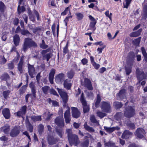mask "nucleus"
Masks as SVG:
<instances>
[{
    "label": "nucleus",
    "instance_id": "1",
    "mask_svg": "<svg viewBox=\"0 0 147 147\" xmlns=\"http://www.w3.org/2000/svg\"><path fill=\"white\" fill-rule=\"evenodd\" d=\"M66 133L67 134L68 140L70 145L77 146L80 143V141L78 135L73 134L71 129H67L66 130Z\"/></svg>",
    "mask_w": 147,
    "mask_h": 147
},
{
    "label": "nucleus",
    "instance_id": "2",
    "mask_svg": "<svg viewBox=\"0 0 147 147\" xmlns=\"http://www.w3.org/2000/svg\"><path fill=\"white\" fill-rule=\"evenodd\" d=\"M37 47L36 43L33 41L32 38H27L24 39L23 45V47L22 49L24 52L26 51L28 48L32 47Z\"/></svg>",
    "mask_w": 147,
    "mask_h": 147
},
{
    "label": "nucleus",
    "instance_id": "3",
    "mask_svg": "<svg viewBox=\"0 0 147 147\" xmlns=\"http://www.w3.org/2000/svg\"><path fill=\"white\" fill-rule=\"evenodd\" d=\"M124 115L128 118H130L134 116L135 114V109L134 107L128 106L125 109Z\"/></svg>",
    "mask_w": 147,
    "mask_h": 147
},
{
    "label": "nucleus",
    "instance_id": "4",
    "mask_svg": "<svg viewBox=\"0 0 147 147\" xmlns=\"http://www.w3.org/2000/svg\"><path fill=\"white\" fill-rule=\"evenodd\" d=\"M80 100L82 105L84 113H85L88 112L90 110L89 106L87 104L83 92L81 95Z\"/></svg>",
    "mask_w": 147,
    "mask_h": 147
},
{
    "label": "nucleus",
    "instance_id": "5",
    "mask_svg": "<svg viewBox=\"0 0 147 147\" xmlns=\"http://www.w3.org/2000/svg\"><path fill=\"white\" fill-rule=\"evenodd\" d=\"M101 108L103 112L109 113L111 112V107L109 102L103 101L101 102Z\"/></svg>",
    "mask_w": 147,
    "mask_h": 147
},
{
    "label": "nucleus",
    "instance_id": "6",
    "mask_svg": "<svg viewBox=\"0 0 147 147\" xmlns=\"http://www.w3.org/2000/svg\"><path fill=\"white\" fill-rule=\"evenodd\" d=\"M20 133V129L18 126L14 127L10 131V136L12 138H15Z\"/></svg>",
    "mask_w": 147,
    "mask_h": 147
},
{
    "label": "nucleus",
    "instance_id": "7",
    "mask_svg": "<svg viewBox=\"0 0 147 147\" xmlns=\"http://www.w3.org/2000/svg\"><path fill=\"white\" fill-rule=\"evenodd\" d=\"M136 74L139 82H140L143 79L146 78V76L144 72L140 71L138 68H137L136 69Z\"/></svg>",
    "mask_w": 147,
    "mask_h": 147
},
{
    "label": "nucleus",
    "instance_id": "8",
    "mask_svg": "<svg viewBox=\"0 0 147 147\" xmlns=\"http://www.w3.org/2000/svg\"><path fill=\"white\" fill-rule=\"evenodd\" d=\"M58 92L63 99V102L65 104L68 101V96L67 94L62 89L57 88Z\"/></svg>",
    "mask_w": 147,
    "mask_h": 147
},
{
    "label": "nucleus",
    "instance_id": "9",
    "mask_svg": "<svg viewBox=\"0 0 147 147\" xmlns=\"http://www.w3.org/2000/svg\"><path fill=\"white\" fill-rule=\"evenodd\" d=\"M71 115L73 117L77 119L81 115V113L76 107H71Z\"/></svg>",
    "mask_w": 147,
    "mask_h": 147
},
{
    "label": "nucleus",
    "instance_id": "10",
    "mask_svg": "<svg viewBox=\"0 0 147 147\" xmlns=\"http://www.w3.org/2000/svg\"><path fill=\"white\" fill-rule=\"evenodd\" d=\"M145 133L144 129L142 128H138L135 132V135L137 137L140 139L144 138V135Z\"/></svg>",
    "mask_w": 147,
    "mask_h": 147
},
{
    "label": "nucleus",
    "instance_id": "11",
    "mask_svg": "<svg viewBox=\"0 0 147 147\" xmlns=\"http://www.w3.org/2000/svg\"><path fill=\"white\" fill-rule=\"evenodd\" d=\"M83 85L85 88L89 90H92L93 89L91 81L88 78H84Z\"/></svg>",
    "mask_w": 147,
    "mask_h": 147
},
{
    "label": "nucleus",
    "instance_id": "12",
    "mask_svg": "<svg viewBox=\"0 0 147 147\" xmlns=\"http://www.w3.org/2000/svg\"><path fill=\"white\" fill-rule=\"evenodd\" d=\"M64 117L65 123L67 124L69 123L71 120L70 109L68 107L66 111L64 113Z\"/></svg>",
    "mask_w": 147,
    "mask_h": 147
},
{
    "label": "nucleus",
    "instance_id": "13",
    "mask_svg": "<svg viewBox=\"0 0 147 147\" xmlns=\"http://www.w3.org/2000/svg\"><path fill=\"white\" fill-rule=\"evenodd\" d=\"M126 90L123 89L120 90L119 92L117 94V99L120 100L121 99L124 98L126 97Z\"/></svg>",
    "mask_w": 147,
    "mask_h": 147
},
{
    "label": "nucleus",
    "instance_id": "14",
    "mask_svg": "<svg viewBox=\"0 0 147 147\" xmlns=\"http://www.w3.org/2000/svg\"><path fill=\"white\" fill-rule=\"evenodd\" d=\"M55 123L60 127H64V123L63 117H57L55 120Z\"/></svg>",
    "mask_w": 147,
    "mask_h": 147
},
{
    "label": "nucleus",
    "instance_id": "15",
    "mask_svg": "<svg viewBox=\"0 0 147 147\" xmlns=\"http://www.w3.org/2000/svg\"><path fill=\"white\" fill-rule=\"evenodd\" d=\"M65 78V75L63 73H61L58 74L55 77V81L58 83H62L64 82Z\"/></svg>",
    "mask_w": 147,
    "mask_h": 147
},
{
    "label": "nucleus",
    "instance_id": "16",
    "mask_svg": "<svg viewBox=\"0 0 147 147\" xmlns=\"http://www.w3.org/2000/svg\"><path fill=\"white\" fill-rule=\"evenodd\" d=\"M47 50H43L41 52V53L43 56V59H46L47 62L48 61L49 59L52 57V54L51 53H47Z\"/></svg>",
    "mask_w": 147,
    "mask_h": 147
},
{
    "label": "nucleus",
    "instance_id": "17",
    "mask_svg": "<svg viewBox=\"0 0 147 147\" xmlns=\"http://www.w3.org/2000/svg\"><path fill=\"white\" fill-rule=\"evenodd\" d=\"M58 140L57 138H54L53 136L49 135L48 136V141L50 145H52L55 144Z\"/></svg>",
    "mask_w": 147,
    "mask_h": 147
},
{
    "label": "nucleus",
    "instance_id": "18",
    "mask_svg": "<svg viewBox=\"0 0 147 147\" xmlns=\"http://www.w3.org/2000/svg\"><path fill=\"white\" fill-rule=\"evenodd\" d=\"M24 63L23 58L21 57L20 61L18 64L17 69L20 72V74L23 73L24 69L23 68V64Z\"/></svg>",
    "mask_w": 147,
    "mask_h": 147
},
{
    "label": "nucleus",
    "instance_id": "19",
    "mask_svg": "<svg viewBox=\"0 0 147 147\" xmlns=\"http://www.w3.org/2000/svg\"><path fill=\"white\" fill-rule=\"evenodd\" d=\"M28 72L31 78H33V75L35 74V69L33 65L28 64Z\"/></svg>",
    "mask_w": 147,
    "mask_h": 147
},
{
    "label": "nucleus",
    "instance_id": "20",
    "mask_svg": "<svg viewBox=\"0 0 147 147\" xmlns=\"http://www.w3.org/2000/svg\"><path fill=\"white\" fill-rule=\"evenodd\" d=\"M71 80L70 79H67L65 80L63 82V86L65 88L69 90L70 89L72 84L71 83Z\"/></svg>",
    "mask_w": 147,
    "mask_h": 147
},
{
    "label": "nucleus",
    "instance_id": "21",
    "mask_svg": "<svg viewBox=\"0 0 147 147\" xmlns=\"http://www.w3.org/2000/svg\"><path fill=\"white\" fill-rule=\"evenodd\" d=\"M55 72V70L54 69H52L51 70L49 76V80L50 83L51 84L53 83L54 77Z\"/></svg>",
    "mask_w": 147,
    "mask_h": 147
},
{
    "label": "nucleus",
    "instance_id": "22",
    "mask_svg": "<svg viewBox=\"0 0 147 147\" xmlns=\"http://www.w3.org/2000/svg\"><path fill=\"white\" fill-rule=\"evenodd\" d=\"M133 135V133L127 130L125 131L123 133L121 138L123 139H127L131 137Z\"/></svg>",
    "mask_w": 147,
    "mask_h": 147
},
{
    "label": "nucleus",
    "instance_id": "23",
    "mask_svg": "<svg viewBox=\"0 0 147 147\" xmlns=\"http://www.w3.org/2000/svg\"><path fill=\"white\" fill-rule=\"evenodd\" d=\"M2 113L6 119H8L10 118V114L9 110L8 109H4L2 111Z\"/></svg>",
    "mask_w": 147,
    "mask_h": 147
},
{
    "label": "nucleus",
    "instance_id": "24",
    "mask_svg": "<svg viewBox=\"0 0 147 147\" xmlns=\"http://www.w3.org/2000/svg\"><path fill=\"white\" fill-rule=\"evenodd\" d=\"M89 17L90 20L92 21L90 23V26L93 30H95L96 29L95 26L96 23V21L95 19L91 15H90Z\"/></svg>",
    "mask_w": 147,
    "mask_h": 147
},
{
    "label": "nucleus",
    "instance_id": "25",
    "mask_svg": "<svg viewBox=\"0 0 147 147\" xmlns=\"http://www.w3.org/2000/svg\"><path fill=\"white\" fill-rule=\"evenodd\" d=\"M104 128L105 130L108 133H111L115 130H118L120 129V128L118 126L112 127H108L105 126Z\"/></svg>",
    "mask_w": 147,
    "mask_h": 147
},
{
    "label": "nucleus",
    "instance_id": "26",
    "mask_svg": "<svg viewBox=\"0 0 147 147\" xmlns=\"http://www.w3.org/2000/svg\"><path fill=\"white\" fill-rule=\"evenodd\" d=\"M29 86L31 90V92L32 93V95L34 97H36V89L33 83L31 82L29 84Z\"/></svg>",
    "mask_w": 147,
    "mask_h": 147
},
{
    "label": "nucleus",
    "instance_id": "27",
    "mask_svg": "<svg viewBox=\"0 0 147 147\" xmlns=\"http://www.w3.org/2000/svg\"><path fill=\"white\" fill-rule=\"evenodd\" d=\"M13 40L14 44L16 46H17L19 45L20 38L19 36L17 34H16L13 37Z\"/></svg>",
    "mask_w": 147,
    "mask_h": 147
},
{
    "label": "nucleus",
    "instance_id": "28",
    "mask_svg": "<svg viewBox=\"0 0 147 147\" xmlns=\"http://www.w3.org/2000/svg\"><path fill=\"white\" fill-rule=\"evenodd\" d=\"M142 30V29L141 28L138 30L137 31L134 32L130 34V37H136L139 36Z\"/></svg>",
    "mask_w": 147,
    "mask_h": 147
},
{
    "label": "nucleus",
    "instance_id": "29",
    "mask_svg": "<svg viewBox=\"0 0 147 147\" xmlns=\"http://www.w3.org/2000/svg\"><path fill=\"white\" fill-rule=\"evenodd\" d=\"M84 127L86 130L90 132H94L95 131L93 128L88 126L86 123H85L84 125Z\"/></svg>",
    "mask_w": 147,
    "mask_h": 147
},
{
    "label": "nucleus",
    "instance_id": "30",
    "mask_svg": "<svg viewBox=\"0 0 147 147\" xmlns=\"http://www.w3.org/2000/svg\"><path fill=\"white\" fill-rule=\"evenodd\" d=\"M75 74L74 71L73 70H71L67 72V77L69 79H72Z\"/></svg>",
    "mask_w": 147,
    "mask_h": 147
},
{
    "label": "nucleus",
    "instance_id": "31",
    "mask_svg": "<svg viewBox=\"0 0 147 147\" xmlns=\"http://www.w3.org/2000/svg\"><path fill=\"white\" fill-rule=\"evenodd\" d=\"M10 127L9 125L7 124L2 127V130L5 134H7L10 130Z\"/></svg>",
    "mask_w": 147,
    "mask_h": 147
},
{
    "label": "nucleus",
    "instance_id": "32",
    "mask_svg": "<svg viewBox=\"0 0 147 147\" xmlns=\"http://www.w3.org/2000/svg\"><path fill=\"white\" fill-rule=\"evenodd\" d=\"M113 104L114 107L117 109H120L123 106V104L121 102L117 101L114 102Z\"/></svg>",
    "mask_w": 147,
    "mask_h": 147
},
{
    "label": "nucleus",
    "instance_id": "33",
    "mask_svg": "<svg viewBox=\"0 0 147 147\" xmlns=\"http://www.w3.org/2000/svg\"><path fill=\"white\" fill-rule=\"evenodd\" d=\"M105 145L107 147H115L116 146L115 143L111 141L105 143Z\"/></svg>",
    "mask_w": 147,
    "mask_h": 147
},
{
    "label": "nucleus",
    "instance_id": "34",
    "mask_svg": "<svg viewBox=\"0 0 147 147\" xmlns=\"http://www.w3.org/2000/svg\"><path fill=\"white\" fill-rule=\"evenodd\" d=\"M90 120L92 123L95 124L96 125H99V122L96 120L94 115H93L90 116Z\"/></svg>",
    "mask_w": 147,
    "mask_h": 147
},
{
    "label": "nucleus",
    "instance_id": "35",
    "mask_svg": "<svg viewBox=\"0 0 147 147\" xmlns=\"http://www.w3.org/2000/svg\"><path fill=\"white\" fill-rule=\"evenodd\" d=\"M19 5L18 7V12L19 14L22 12H24L26 10V8L24 5L21 7Z\"/></svg>",
    "mask_w": 147,
    "mask_h": 147
},
{
    "label": "nucleus",
    "instance_id": "36",
    "mask_svg": "<svg viewBox=\"0 0 147 147\" xmlns=\"http://www.w3.org/2000/svg\"><path fill=\"white\" fill-rule=\"evenodd\" d=\"M50 87L48 86H45L42 87L41 89L44 94H47L50 90Z\"/></svg>",
    "mask_w": 147,
    "mask_h": 147
},
{
    "label": "nucleus",
    "instance_id": "37",
    "mask_svg": "<svg viewBox=\"0 0 147 147\" xmlns=\"http://www.w3.org/2000/svg\"><path fill=\"white\" fill-rule=\"evenodd\" d=\"M31 118L34 121H41V117L40 116L33 115L31 116Z\"/></svg>",
    "mask_w": 147,
    "mask_h": 147
},
{
    "label": "nucleus",
    "instance_id": "38",
    "mask_svg": "<svg viewBox=\"0 0 147 147\" xmlns=\"http://www.w3.org/2000/svg\"><path fill=\"white\" fill-rule=\"evenodd\" d=\"M21 33L22 34L24 35L29 36L30 35H32L28 30L25 29L21 30Z\"/></svg>",
    "mask_w": 147,
    "mask_h": 147
},
{
    "label": "nucleus",
    "instance_id": "39",
    "mask_svg": "<svg viewBox=\"0 0 147 147\" xmlns=\"http://www.w3.org/2000/svg\"><path fill=\"white\" fill-rule=\"evenodd\" d=\"M128 57L129 59L131 60L132 62L134 61L135 57V54L133 52H131L128 54Z\"/></svg>",
    "mask_w": 147,
    "mask_h": 147
},
{
    "label": "nucleus",
    "instance_id": "40",
    "mask_svg": "<svg viewBox=\"0 0 147 147\" xmlns=\"http://www.w3.org/2000/svg\"><path fill=\"white\" fill-rule=\"evenodd\" d=\"M101 98L99 94H98L97 95L96 101L95 103V105L96 107H98L101 101Z\"/></svg>",
    "mask_w": 147,
    "mask_h": 147
},
{
    "label": "nucleus",
    "instance_id": "41",
    "mask_svg": "<svg viewBox=\"0 0 147 147\" xmlns=\"http://www.w3.org/2000/svg\"><path fill=\"white\" fill-rule=\"evenodd\" d=\"M86 95L89 98L93 99L94 98V94L93 92L91 91H86L85 92Z\"/></svg>",
    "mask_w": 147,
    "mask_h": 147
},
{
    "label": "nucleus",
    "instance_id": "42",
    "mask_svg": "<svg viewBox=\"0 0 147 147\" xmlns=\"http://www.w3.org/2000/svg\"><path fill=\"white\" fill-rule=\"evenodd\" d=\"M40 47L43 49H45L47 48L48 46L45 44V42L43 40H42L41 43L40 44Z\"/></svg>",
    "mask_w": 147,
    "mask_h": 147
},
{
    "label": "nucleus",
    "instance_id": "43",
    "mask_svg": "<svg viewBox=\"0 0 147 147\" xmlns=\"http://www.w3.org/2000/svg\"><path fill=\"white\" fill-rule=\"evenodd\" d=\"M44 126L42 124H40L38 126V131L40 134H41L43 131Z\"/></svg>",
    "mask_w": 147,
    "mask_h": 147
},
{
    "label": "nucleus",
    "instance_id": "44",
    "mask_svg": "<svg viewBox=\"0 0 147 147\" xmlns=\"http://www.w3.org/2000/svg\"><path fill=\"white\" fill-rule=\"evenodd\" d=\"M26 85H24L20 89L19 91L20 95H22L25 92L26 89Z\"/></svg>",
    "mask_w": 147,
    "mask_h": 147
},
{
    "label": "nucleus",
    "instance_id": "45",
    "mask_svg": "<svg viewBox=\"0 0 147 147\" xmlns=\"http://www.w3.org/2000/svg\"><path fill=\"white\" fill-rule=\"evenodd\" d=\"M132 0H125V3H123V7L127 9L129 6Z\"/></svg>",
    "mask_w": 147,
    "mask_h": 147
},
{
    "label": "nucleus",
    "instance_id": "46",
    "mask_svg": "<svg viewBox=\"0 0 147 147\" xmlns=\"http://www.w3.org/2000/svg\"><path fill=\"white\" fill-rule=\"evenodd\" d=\"M6 8L4 4L2 1H0V11L1 12H3Z\"/></svg>",
    "mask_w": 147,
    "mask_h": 147
},
{
    "label": "nucleus",
    "instance_id": "47",
    "mask_svg": "<svg viewBox=\"0 0 147 147\" xmlns=\"http://www.w3.org/2000/svg\"><path fill=\"white\" fill-rule=\"evenodd\" d=\"M26 126L30 132H32L33 131V127L32 125L29 122L27 123Z\"/></svg>",
    "mask_w": 147,
    "mask_h": 147
},
{
    "label": "nucleus",
    "instance_id": "48",
    "mask_svg": "<svg viewBox=\"0 0 147 147\" xmlns=\"http://www.w3.org/2000/svg\"><path fill=\"white\" fill-rule=\"evenodd\" d=\"M57 134L61 137H62L63 134V130L62 129H57L56 130Z\"/></svg>",
    "mask_w": 147,
    "mask_h": 147
},
{
    "label": "nucleus",
    "instance_id": "49",
    "mask_svg": "<svg viewBox=\"0 0 147 147\" xmlns=\"http://www.w3.org/2000/svg\"><path fill=\"white\" fill-rule=\"evenodd\" d=\"M89 144L88 140H87L81 143L82 147H88Z\"/></svg>",
    "mask_w": 147,
    "mask_h": 147
},
{
    "label": "nucleus",
    "instance_id": "50",
    "mask_svg": "<svg viewBox=\"0 0 147 147\" xmlns=\"http://www.w3.org/2000/svg\"><path fill=\"white\" fill-rule=\"evenodd\" d=\"M1 78L2 80L7 81L9 79V77L7 74H5L1 76Z\"/></svg>",
    "mask_w": 147,
    "mask_h": 147
},
{
    "label": "nucleus",
    "instance_id": "51",
    "mask_svg": "<svg viewBox=\"0 0 147 147\" xmlns=\"http://www.w3.org/2000/svg\"><path fill=\"white\" fill-rule=\"evenodd\" d=\"M76 14L77 16V18L78 20H82L84 17L83 15L81 13H76Z\"/></svg>",
    "mask_w": 147,
    "mask_h": 147
},
{
    "label": "nucleus",
    "instance_id": "52",
    "mask_svg": "<svg viewBox=\"0 0 147 147\" xmlns=\"http://www.w3.org/2000/svg\"><path fill=\"white\" fill-rule=\"evenodd\" d=\"M10 92V91L9 90L4 91L3 93V94L4 97L6 99L7 98Z\"/></svg>",
    "mask_w": 147,
    "mask_h": 147
},
{
    "label": "nucleus",
    "instance_id": "53",
    "mask_svg": "<svg viewBox=\"0 0 147 147\" xmlns=\"http://www.w3.org/2000/svg\"><path fill=\"white\" fill-rule=\"evenodd\" d=\"M97 115L101 118H103L106 116V114L100 111H98L96 113Z\"/></svg>",
    "mask_w": 147,
    "mask_h": 147
},
{
    "label": "nucleus",
    "instance_id": "54",
    "mask_svg": "<svg viewBox=\"0 0 147 147\" xmlns=\"http://www.w3.org/2000/svg\"><path fill=\"white\" fill-rule=\"evenodd\" d=\"M125 69L127 75H129L131 71V67L130 66L125 67Z\"/></svg>",
    "mask_w": 147,
    "mask_h": 147
},
{
    "label": "nucleus",
    "instance_id": "55",
    "mask_svg": "<svg viewBox=\"0 0 147 147\" xmlns=\"http://www.w3.org/2000/svg\"><path fill=\"white\" fill-rule=\"evenodd\" d=\"M123 113L121 112L117 113L115 116V118L117 120H119L122 115Z\"/></svg>",
    "mask_w": 147,
    "mask_h": 147
},
{
    "label": "nucleus",
    "instance_id": "56",
    "mask_svg": "<svg viewBox=\"0 0 147 147\" xmlns=\"http://www.w3.org/2000/svg\"><path fill=\"white\" fill-rule=\"evenodd\" d=\"M128 127L131 129L133 130L135 129V125L134 124L132 123H127Z\"/></svg>",
    "mask_w": 147,
    "mask_h": 147
},
{
    "label": "nucleus",
    "instance_id": "57",
    "mask_svg": "<svg viewBox=\"0 0 147 147\" xmlns=\"http://www.w3.org/2000/svg\"><path fill=\"white\" fill-rule=\"evenodd\" d=\"M27 107L26 105L22 106L20 109V111L22 112V114L25 115L26 112Z\"/></svg>",
    "mask_w": 147,
    "mask_h": 147
},
{
    "label": "nucleus",
    "instance_id": "58",
    "mask_svg": "<svg viewBox=\"0 0 147 147\" xmlns=\"http://www.w3.org/2000/svg\"><path fill=\"white\" fill-rule=\"evenodd\" d=\"M141 39V37H140L138 38L135 39L133 41L134 44L136 45L139 44Z\"/></svg>",
    "mask_w": 147,
    "mask_h": 147
},
{
    "label": "nucleus",
    "instance_id": "59",
    "mask_svg": "<svg viewBox=\"0 0 147 147\" xmlns=\"http://www.w3.org/2000/svg\"><path fill=\"white\" fill-rule=\"evenodd\" d=\"M105 15L107 17H108L111 20V16L112 15V13H111L109 14V11L108 10L105 12Z\"/></svg>",
    "mask_w": 147,
    "mask_h": 147
},
{
    "label": "nucleus",
    "instance_id": "60",
    "mask_svg": "<svg viewBox=\"0 0 147 147\" xmlns=\"http://www.w3.org/2000/svg\"><path fill=\"white\" fill-rule=\"evenodd\" d=\"M142 19L144 20H145L147 18V12L142 11Z\"/></svg>",
    "mask_w": 147,
    "mask_h": 147
},
{
    "label": "nucleus",
    "instance_id": "61",
    "mask_svg": "<svg viewBox=\"0 0 147 147\" xmlns=\"http://www.w3.org/2000/svg\"><path fill=\"white\" fill-rule=\"evenodd\" d=\"M7 65L8 66V69H12L14 67V64L12 62H11L10 63H8L7 64Z\"/></svg>",
    "mask_w": 147,
    "mask_h": 147
},
{
    "label": "nucleus",
    "instance_id": "62",
    "mask_svg": "<svg viewBox=\"0 0 147 147\" xmlns=\"http://www.w3.org/2000/svg\"><path fill=\"white\" fill-rule=\"evenodd\" d=\"M141 50L142 51V53L144 57H145L147 55V53L146 52V50L144 47H142L141 48Z\"/></svg>",
    "mask_w": 147,
    "mask_h": 147
},
{
    "label": "nucleus",
    "instance_id": "63",
    "mask_svg": "<svg viewBox=\"0 0 147 147\" xmlns=\"http://www.w3.org/2000/svg\"><path fill=\"white\" fill-rule=\"evenodd\" d=\"M50 93L55 95H57V92L54 89L51 88L49 90Z\"/></svg>",
    "mask_w": 147,
    "mask_h": 147
},
{
    "label": "nucleus",
    "instance_id": "64",
    "mask_svg": "<svg viewBox=\"0 0 147 147\" xmlns=\"http://www.w3.org/2000/svg\"><path fill=\"white\" fill-rule=\"evenodd\" d=\"M92 65L96 69H98L100 66V65L98 64H97L96 62H94L92 63Z\"/></svg>",
    "mask_w": 147,
    "mask_h": 147
}]
</instances>
